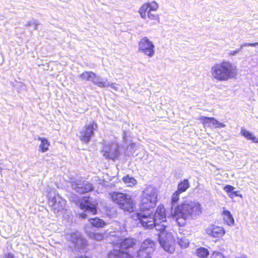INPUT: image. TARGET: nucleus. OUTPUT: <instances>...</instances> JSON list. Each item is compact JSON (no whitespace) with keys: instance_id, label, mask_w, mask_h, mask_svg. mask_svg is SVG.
<instances>
[{"instance_id":"c9c22d12","label":"nucleus","mask_w":258,"mask_h":258,"mask_svg":"<svg viewBox=\"0 0 258 258\" xmlns=\"http://www.w3.org/2000/svg\"><path fill=\"white\" fill-rule=\"evenodd\" d=\"M39 25L38 23L36 21H34L33 22H29L26 25V26H33L34 27V29H37L38 25Z\"/></svg>"},{"instance_id":"b1692460","label":"nucleus","mask_w":258,"mask_h":258,"mask_svg":"<svg viewBox=\"0 0 258 258\" xmlns=\"http://www.w3.org/2000/svg\"><path fill=\"white\" fill-rule=\"evenodd\" d=\"M223 214L224 215V219L227 224L229 226L233 225L234 223V220L230 211L228 210H224Z\"/></svg>"},{"instance_id":"ea45409f","label":"nucleus","mask_w":258,"mask_h":258,"mask_svg":"<svg viewBox=\"0 0 258 258\" xmlns=\"http://www.w3.org/2000/svg\"><path fill=\"white\" fill-rule=\"evenodd\" d=\"M237 53V51L236 50H230L229 52V54L230 55H235Z\"/></svg>"},{"instance_id":"aec40b11","label":"nucleus","mask_w":258,"mask_h":258,"mask_svg":"<svg viewBox=\"0 0 258 258\" xmlns=\"http://www.w3.org/2000/svg\"><path fill=\"white\" fill-rule=\"evenodd\" d=\"M89 221L90 222V224L93 227L96 228L103 227V226L105 225L104 221L98 217L91 218L89 220Z\"/></svg>"},{"instance_id":"bb28decb","label":"nucleus","mask_w":258,"mask_h":258,"mask_svg":"<svg viewBox=\"0 0 258 258\" xmlns=\"http://www.w3.org/2000/svg\"><path fill=\"white\" fill-rule=\"evenodd\" d=\"M122 180L127 186H132L137 183V180L134 177L128 175L123 177Z\"/></svg>"},{"instance_id":"c756f323","label":"nucleus","mask_w":258,"mask_h":258,"mask_svg":"<svg viewBox=\"0 0 258 258\" xmlns=\"http://www.w3.org/2000/svg\"><path fill=\"white\" fill-rule=\"evenodd\" d=\"M152 253H148V251L141 248L137 252L138 258H151Z\"/></svg>"},{"instance_id":"ddd939ff","label":"nucleus","mask_w":258,"mask_h":258,"mask_svg":"<svg viewBox=\"0 0 258 258\" xmlns=\"http://www.w3.org/2000/svg\"><path fill=\"white\" fill-rule=\"evenodd\" d=\"M72 187L77 192L82 194L93 190L91 183L85 180H76L72 183Z\"/></svg>"},{"instance_id":"412c9836","label":"nucleus","mask_w":258,"mask_h":258,"mask_svg":"<svg viewBox=\"0 0 258 258\" xmlns=\"http://www.w3.org/2000/svg\"><path fill=\"white\" fill-rule=\"evenodd\" d=\"M95 77V74L91 71H85L79 76L82 80L91 82Z\"/></svg>"},{"instance_id":"a211bd4d","label":"nucleus","mask_w":258,"mask_h":258,"mask_svg":"<svg viewBox=\"0 0 258 258\" xmlns=\"http://www.w3.org/2000/svg\"><path fill=\"white\" fill-rule=\"evenodd\" d=\"M92 82L93 84L100 88H106L109 86V83L107 79H103L101 77L96 75V74L95 77L92 80Z\"/></svg>"},{"instance_id":"e433bc0d","label":"nucleus","mask_w":258,"mask_h":258,"mask_svg":"<svg viewBox=\"0 0 258 258\" xmlns=\"http://www.w3.org/2000/svg\"><path fill=\"white\" fill-rule=\"evenodd\" d=\"M212 256L213 258H226L221 252L218 251H214Z\"/></svg>"},{"instance_id":"f3484780","label":"nucleus","mask_w":258,"mask_h":258,"mask_svg":"<svg viewBox=\"0 0 258 258\" xmlns=\"http://www.w3.org/2000/svg\"><path fill=\"white\" fill-rule=\"evenodd\" d=\"M156 247V243L151 239H145L141 245L140 248L153 254Z\"/></svg>"},{"instance_id":"cd10ccee","label":"nucleus","mask_w":258,"mask_h":258,"mask_svg":"<svg viewBox=\"0 0 258 258\" xmlns=\"http://www.w3.org/2000/svg\"><path fill=\"white\" fill-rule=\"evenodd\" d=\"M149 10V5L148 3L143 5L140 9L139 12L143 19H146V13Z\"/></svg>"},{"instance_id":"72a5a7b5","label":"nucleus","mask_w":258,"mask_h":258,"mask_svg":"<svg viewBox=\"0 0 258 258\" xmlns=\"http://www.w3.org/2000/svg\"><path fill=\"white\" fill-rule=\"evenodd\" d=\"M148 5H149V11L155 12L158 8V4L155 2H152L151 3H148Z\"/></svg>"},{"instance_id":"2eb2a0df","label":"nucleus","mask_w":258,"mask_h":258,"mask_svg":"<svg viewBox=\"0 0 258 258\" xmlns=\"http://www.w3.org/2000/svg\"><path fill=\"white\" fill-rule=\"evenodd\" d=\"M206 233L213 237H221L225 233L223 227L212 225L207 228L205 230Z\"/></svg>"},{"instance_id":"58836bf2","label":"nucleus","mask_w":258,"mask_h":258,"mask_svg":"<svg viewBox=\"0 0 258 258\" xmlns=\"http://www.w3.org/2000/svg\"><path fill=\"white\" fill-rule=\"evenodd\" d=\"M4 258H16V257L12 253L8 252L4 255Z\"/></svg>"},{"instance_id":"79ce46f5","label":"nucleus","mask_w":258,"mask_h":258,"mask_svg":"<svg viewBox=\"0 0 258 258\" xmlns=\"http://www.w3.org/2000/svg\"><path fill=\"white\" fill-rule=\"evenodd\" d=\"M257 46H258V45Z\"/></svg>"},{"instance_id":"c85d7f7f","label":"nucleus","mask_w":258,"mask_h":258,"mask_svg":"<svg viewBox=\"0 0 258 258\" xmlns=\"http://www.w3.org/2000/svg\"><path fill=\"white\" fill-rule=\"evenodd\" d=\"M209 253L208 249L204 247H200L197 250V254L201 258L206 257Z\"/></svg>"},{"instance_id":"7c9ffc66","label":"nucleus","mask_w":258,"mask_h":258,"mask_svg":"<svg viewBox=\"0 0 258 258\" xmlns=\"http://www.w3.org/2000/svg\"><path fill=\"white\" fill-rule=\"evenodd\" d=\"M149 18L151 20H157L159 22V18L158 17V15L155 13V12L148 11L147 12V14L146 15V17Z\"/></svg>"},{"instance_id":"20e7f679","label":"nucleus","mask_w":258,"mask_h":258,"mask_svg":"<svg viewBox=\"0 0 258 258\" xmlns=\"http://www.w3.org/2000/svg\"><path fill=\"white\" fill-rule=\"evenodd\" d=\"M233 66L229 62L223 61L215 64L211 68L213 77L219 81H224L234 77L235 75Z\"/></svg>"},{"instance_id":"2f4dec72","label":"nucleus","mask_w":258,"mask_h":258,"mask_svg":"<svg viewBox=\"0 0 258 258\" xmlns=\"http://www.w3.org/2000/svg\"><path fill=\"white\" fill-rule=\"evenodd\" d=\"M257 45H258V42H255V43H245L244 44L241 45L240 46V47L236 50V51H237V53H239L240 51H241V50L243 49V48L244 47H245V46L255 47Z\"/></svg>"},{"instance_id":"7ed1b4c3","label":"nucleus","mask_w":258,"mask_h":258,"mask_svg":"<svg viewBox=\"0 0 258 258\" xmlns=\"http://www.w3.org/2000/svg\"><path fill=\"white\" fill-rule=\"evenodd\" d=\"M113 243V248L108 252V258H134L124 251V250L133 247L135 244L133 238H120Z\"/></svg>"},{"instance_id":"6ab92c4d","label":"nucleus","mask_w":258,"mask_h":258,"mask_svg":"<svg viewBox=\"0 0 258 258\" xmlns=\"http://www.w3.org/2000/svg\"><path fill=\"white\" fill-rule=\"evenodd\" d=\"M240 134L247 140L252 141L253 143H258V139L250 132L246 131L244 128H242L241 129Z\"/></svg>"},{"instance_id":"6e6552de","label":"nucleus","mask_w":258,"mask_h":258,"mask_svg":"<svg viewBox=\"0 0 258 258\" xmlns=\"http://www.w3.org/2000/svg\"><path fill=\"white\" fill-rule=\"evenodd\" d=\"M165 219H166V218ZM166 222V219L163 221L162 220L157 221V222H155L153 225V227L155 228L157 232H159L157 235H158V241L161 246L164 250L167 251L169 249V240L171 234L168 233L166 230L167 227L165 224Z\"/></svg>"},{"instance_id":"1a4fd4ad","label":"nucleus","mask_w":258,"mask_h":258,"mask_svg":"<svg viewBox=\"0 0 258 258\" xmlns=\"http://www.w3.org/2000/svg\"><path fill=\"white\" fill-rule=\"evenodd\" d=\"M48 204L54 213H58L64 209L66 201L63 199L55 189L48 187L47 189Z\"/></svg>"},{"instance_id":"f8f14e48","label":"nucleus","mask_w":258,"mask_h":258,"mask_svg":"<svg viewBox=\"0 0 258 258\" xmlns=\"http://www.w3.org/2000/svg\"><path fill=\"white\" fill-rule=\"evenodd\" d=\"M155 46L153 42L147 37L143 38L139 43V51L144 53L149 57H152L155 53Z\"/></svg>"},{"instance_id":"a19ab883","label":"nucleus","mask_w":258,"mask_h":258,"mask_svg":"<svg viewBox=\"0 0 258 258\" xmlns=\"http://www.w3.org/2000/svg\"><path fill=\"white\" fill-rule=\"evenodd\" d=\"M109 86L111 88L114 89V90H117L118 89V87L115 85V84H109Z\"/></svg>"},{"instance_id":"4468645a","label":"nucleus","mask_w":258,"mask_h":258,"mask_svg":"<svg viewBox=\"0 0 258 258\" xmlns=\"http://www.w3.org/2000/svg\"><path fill=\"white\" fill-rule=\"evenodd\" d=\"M103 156L106 159H110L115 160L119 155L118 146L117 144L106 145L102 151Z\"/></svg>"},{"instance_id":"a878e982","label":"nucleus","mask_w":258,"mask_h":258,"mask_svg":"<svg viewBox=\"0 0 258 258\" xmlns=\"http://www.w3.org/2000/svg\"><path fill=\"white\" fill-rule=\"evenodd\" d=\"M177 242L182 248L187 247L189 243L188 239L186 237L183 236H181L180 237H177Z\"/></svg>"},{"instance_id":"473e14b6","label":"nucleus","mask_w":258,"mask_h":258,"mask_svg":"<svg viewBox=\"0 0 258 258\" xmlns=\"http://www.w3.org/2000/svg\"><path fill=\"white\" fill-rule=\"evenodd\" d=\"M90 236L93 239L97 241L101 240L104 237V236L102 234L98 233H92Z\"/></svg>"},{"instance_id":"393cba45","label":"nucleus","mask_w":258,"mask_h":258,"mask_svg":"<svg viewBox=\"0 0 258 258\" xmlns=\"http://www.w3.org/2000/svg\"><path fill=\"white\" fill-rule=\"evenodd\" d=\"M189 187V183L188 179H186L179 183L177 191L180 193L184 192Z\"/></svg>"},{"instance_id":"0eeeda50","label":"nucleus","mask_w":258,"mask_h":258,"mask_svg":"<svg viewBox=\"0 0 258 258\" xmlns=\"http://www.w3.org/2000/svg\"><path fill=\"white\" fill-rule=\"evenodd\" d=\"M67 238L71 242L69 248L73 251L82 252L87 246V241L79 231L72 232L67 235Z\"/></svg>"},{"instance_id":"dca6fc26","label":"nucleus","mask_w":258,"mask_h":258,"mask_svg":"<svg viewBox=\"0 0 258 258\" xmlns=\"http://www.w3.org/2000/svg\"><path fill=\"white\" fill-rule=\"evenodd\" d=\"M201 119L203 121V123L205 126L222 128L226 126L224 123L219 122L214 117L202 116Z\"/></svg>"},{"instance_id":"9d476101","label":"nucleus","mask_w":258,"mask_h":258,"mask_svg":"<svg viewBox=\"0 0 258 258\" xmlns=\"http://www.w3.org/2000/svg\"><path fill=\"white\" fill-rule=\"evenodd\" d=\"M80 208L84 212L79 214V217L82 219H86L87 214L95 215L97 214V204L91 200L90 197H84L80 203Z\"/></svg>"},{"instance_id":"4c0bfd02","label":"nucleus","mask_w":258,"mask_h":258,"mask_svg":"<svg viewBox=\"0 0 258 258\" xmlns=\"http://www.w3.org/2000/svg\"><path fill=\"white\" fill-rule=\"evenodd\" d=\"M229 197H231V198H233L234 197H241L242 196H241V195L239 194L238 192L237 191H234L233 190L231 194H229Z\"/></svg>"},{"instance_id":"f704fd0d","label":"nucleus","mask_w":258,"mask_h":258,"mask_svg":"<svg viewBox=\"0 0 258 258\" xmlns=\"http://www.w3.org/2000/svg\"><path fill=\"white\" fill-rule=\"evenodd\" d=\"M224 189L229 196V194L232 193L233 190L235 189V187L232 185H227L224 187Z\"/></svg>"},{"instance_id":"f03ea898","label":"nucleus","mask_w":258,"mask_h":258,"mask_svg":"<svg viewBox=\"0 0 258 258\" xmlns=\"http://www.w3.org/2000/svg\"><path fill=\"white\" fill-rule=\"evenodd\" d=\"M133 219L139 221L138 224H141V226L145 228H153V225L157 221H164L166 218L165 210L163 205H159L154 215L137 212L132 215Z\"/></svg>"},{"instance_id":"4be33fe9","label":"nucleus","mask_w":258,"mask_h":258,"mask_svg":"<svg viewBox=\"0 0 258 258\" xmlns=\"http://www.w3.org/2000/svg\"><path fill=\"white\" fill-rule=\"evenodd\" d=\"M38 140L41 141V144L39 145L40 151L42 152H46L49 146V142L45 138L39 137Z\"/></svg>"},{"instance_id":"423d86ee","label":"nucleus","mask_w":258,"mask_h":258,"mask_svg":"<svg viewBox=\"0 0 258 258\" xmlns=\"http://www.w3.org/2000/svg\"><path fill=\"white\" fill-rule=\"evenodd\" d=\"M111 200L119 208L125 212H132L134 204L131 197L124 193L113 191L110 193Z\"/></svg>"},{"instance_id":"f257e3e1","label":"nucleus","mask_w":258,"mask_h":258,"mask_svg":"<svg viewBox=\"0 0 258 258\" xmlns=\"http://www.w3.org/2000/svg\"><path fill=\"white\" fill-rule=\"evenodd\" d=\"M202 210L199 203L185 201L177 206L172 214L176 218L178 225L182 227L185 225L186 220L197 219L202 213Z\"/></svg>"},{"instance_id":"9b49d317","label":"nucleus","mask_w":258,"mask_h":258,"mask_svg":"<svg viewBox=\"0 0 258 258\" xmlns=\"http://www.w3.org/2000/svg\"><path fill=\"white\" fill-rule=\"evenodd\" d=\"M97 124L95 122L86 125L80 132L79 136L80 140L85 144H88L94 135V131L97 128Z\"/></svg>"},{"instance_id":"39448f33","label":"nucleus","mask_w":258,"mask_h":258,"mask_svg":"<svg viewBox=\"0 0 258 258\" xmlns=\"http://www.w3.org/2000/svg\"><path fill=\"white\" fill-rule=\"evenodd\" d=\"M157 201L156 188L152 186L147 187L143 191L140 204L141 211H148L154 208Z\"/></svg>"},{"instance_id":"5701e85b","label":"nucleus","mask_w":258,"mask_h":258,"mask_svg":"<svg viewBox=\"0 0 258 258\" xmlns=\"http://www.w3.org/2000/svg\"><path fill=\"white\" fill-rule=\"evenodd\" d=\"M181 193L179 192V191H175L172 195L171 197V212L173 211L174 209L175 208V207L177 206L176 205V204L177 202L179 200V195Z\"/></svg>"}]
</instances>
